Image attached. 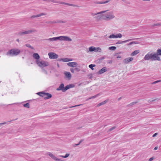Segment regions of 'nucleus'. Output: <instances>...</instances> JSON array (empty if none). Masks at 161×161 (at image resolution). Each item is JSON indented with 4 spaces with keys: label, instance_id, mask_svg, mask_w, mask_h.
<instances>
[{
    "label": "nucleus",
    "instance_id": "nucleus-19",
    "mask_svg": "<svg viewBox=\"0 0 161 161\" xmlns=\"http://www.w3.org/2000/svg\"><path fill=\"white\" fill-rule=\"evenodd\" d=\"M109 1L110 0H107L106 1L104 2L95 1L94 2V3L96 4H105L108 3V2H109Z\"/></svg>",
    "mask_w": 161,
    "mask_h": 161
},
{
    "label": "nucleus",
    "instance_id": "nucleus-8",
    "mask_svg": "<svg viewBox=\"0 0 161 161\" xmlns=\"http://www.w3.org/2000/svg\"><path fill=\"white\" fill-rule=\"evenodd\" d=\"M45 96H47V97H44V99H47L51 98L52 97V95L51 94L47 92H41V97H44Z\"/></svg>",
    "mask_w": 161,
    "mask_h": 161
},
{
    "label": "nucleus",
    "instance_id": "nucleus-61",
    "mask_svg": "<svg viewBox=\"0 0 161 161\" xmlns=\"http://www.w3.org/2000/svg\"><path fill=\"white\" fill-rule=\"evenodd\" d=\"M101 105L100 104V103L97 105V107H99Z\"/></svg>",
    "mask_w": 161,
    "mask_h": 161
},
{
    "label": "nucleus",
    "instance_id": "nucleus-16",
    "mask_svg": "<svg viewBox=\"0 0 161 161\" xmlns=\"http://www.w3.org/2000/svg\"><path fill=\"white\" fill-rule=\"evenodd\" d=\"M46 15V14L45 13H42L39 14H37V15H32L31 17V18H33L38 17H40L42 15Z\"/></svg>",
    "mask_w": 161,
    "mask_h": 161
},
{
    "label": "nucleus",
    "instance_id": "nucleus-3",
    "mask_svg": "<svg viewBox=\"0 0 161 161\" xmlns=\"http://www.w3.org/2000/svg\"><path fill=\"white\" fill-rule=\"evenodd\" d=\"M20 52L19 49L16 48H13L8 50L7 52L6 55L10 56H15L18 55Z\"/></svg>",
    "mask_w": 161,
    "mask_h": 161
},
{
    "label": "nucleus",
    "instance_id": "nucleus-9",
    "mask_svg": "<svg viewBox=\"0 0 161 161\" xmlns=\"http://www.w3.org/2000/svg\"><path fill=\"white\" fill-rule=\"evenodd\" d=\"M48 55L50 58L51 59H57L58 55L54 53L50 52L48 53Z\"/></svg>",
    "mask_w": 161,
    "mask_h": 161
},
{
    "label": "nucleus",
    "instance_id": "nucleus-50",
    "mask_svg": "<svg viewBox=\"0 0 161 161\" xmlns=\"http://www.w3.org/2000/svg\"><path fill=\"white\" fill-rule=\"evenodd\" d=\"M47 24H52V21H47L46 22Z\"/></svg>",
    "mask_w": 161,
    "mask_h": 161
},
{
    "label": "nucleus",
    "instance_id": "nucleus-22",
    "mask_svg": "<svg viewBox=\"0 0 161 161\" xmlns=\"http://www.w3.org/2000/svg\"><path fill=\"white\" fill-rule=\"evenodd\" d=\"M96 50V47H94L93 46H91L89 48V50L90 52H95V50Z\"/></svg>",
    "mask_w": 161,
    "mask_h": 161
},
{
    "label": "nucleus",
    "instance_id": "nucleus-30",
    "mask_svg": "<svg viewBox=\"0 0 161 161\" xmlns=\"http://www.w3.org/2000/svg\"><path fill=\"white\" fill-rule=\"evenodd\" d=\"M108 37L110 38H116V35L113 34L110 35Z\"/></svg>",
    "mask_w": 161,
    "mask_h": 161
},
{
    "label": "nucleus",
    "instance_id": "nucleus-53",
    "mask_svg": "<svg viewBox=\"0 0 161 161\" xmlns=\"http://www.w3.org/2000/svg\"><path fill=\"white\" fill-rule=\"evenodd\" d=\"M41 92H38L36 93L37 94L39 95L40 96H41Z\"/></svg>",
    "mask_w": 161,
    "mask_h": 161
},
{
    "label": "nucleus",
    "instance_id": "nucleus-40",
    "mask_svg": "<svg viewBox=\"0 0 161 161\" xmlns=\"http://www.w3.org/2000/svg\"><path fill=\"white\" fill-rule=\"evenodd\" d=\"M161 82V80H157L155 81H154L152 83V84H156V83H158L159 82Z\"/></svg>",
    "mask_w": 161,
    "mask_h": 161
},
{
    "label": "nucleus",
    "instance_id": "nucleus-33",
    "mask_svg": "<svg viewBox=\"0 0 161 161\" xmlns=\"http://www.w3.org/2000/svg\"><path fill=\"white\" fill-rule=\"evenodd\" d=\"M116 47L114 46H112L109 47L108 49L110 50H114L116 49Z\"/></svg>",
    "mask_w": 161,
    "mask_h": 161
},
{
    "label": "nucleus",
    "instance_id": "nucleus-15",
    "mask_svg": "<svg viewBox=\"0 0 161 161\" xmlns=\"http://www.w3.org/2000/svg\"><path fill=\"white\" fill-rule=\"evenodd\" d=\"M107 70V68L106 67H104L99 70L98 72V74H101Z\"/></svg>",
    "mask_w": 161,
    "mask_h": 161
},
{
    "label": "nucleus",
    "instance_id": "nucleus-23",
    "mask_svg": "<svg viewBox=\"0 0 161 161\" xmlns=\"http://www.w3.org/2000/svg\"><path fill=\"white\" fill-rule=\"evenodd\" d=\"M138 42L136 41H133L130 42V43L127 44L128 46H129L132 44H138Z\"/></svg>",
    "mask_w": 161,
    "mask_h": 161
},
{
    "label": "nucleus",
    "instance_id": "nucleus-12",
    "mask_svg": "<svg viewBox=\"0 0 161 161\" xmlns=\"http://www.w3.org/2000/svg\"><path fill=\"white\" fill-rule=\"evenodd\" d=\"M67 65L69 66L74 67H76L78 65V64L75 62H72L67 63Z\"/></svg>",
    "mask_w": 161,
    "mask_h": 161
},
{
    "label": "nucleus",
    "instance_id": "nucleus-32",
    "mask_svg": "<svg viewBox=\"0 0 161 161\" xmlns=\"http://www.w3.org/2000/svg\"><path fill=\"white\" fill-rule=\"evenodd\" d=\"M101 52V49L99 47H96V50L95 52Z\"/></svg>",
    "mask_w": 161,
    "mask_h": 161
},
{
    "label": "nucleus",
    "instance_id": "nucleus-64",
    "mask_svg": "<svg viewBox=\"0 0 161 161\" xmlns=\"http://www.w3.org/2000/svg\"><path fill=\"white\" fill-rule=\"evenodd\" d=\"M59 157H62L63 158V157H64V156H63L62 155H59Z\"/></svg>",
    "mask_w": 161,
    "mask_h": 161
},
{
    "label": "nucleus",
    "instance_id": "nucleus-49",
    "mask_svg": "<svg viewBox=\"0 0 161 161\" xmlns=\"http://www.w3.org/2000/svg\"><path fill=\"white\" fill-rule=\"evenodd\" d=\"M57 61H63V58H58L57 59Z\"/></svg>",
    "mask_w": 161,
    "mask_h": 161
},
{
    "label": "nucleus",
    "instance_id": "nucleus-35",
    "mask_svg": "<svg viewBox=\"0 0 161 161\" xmlns=\"http://www.w3.org/2000/svg\"><path fill=\"white\" fill-rule=\"evenodd\" d=\"M117 127V126H113L112 127L110 128L109 130H108V131H112V130L115 129Z\"/></svg>",
    "mask_w": 161,
    "mask_h": 161
},
{
    "label": "nucleus",
    "instance_id": "nucleus-51",
    "mask_svg": "<svg viewBox=\"0 0 161 161\" xmlns=\"http://www.w3.org/2000/svg\"><path fill=\"white\" fill-rule=\"evenodd\" d=\"M67 5L70 6H75V5L72 4H69L68 3V4H67Z\"/></svg>",
    "mask_w": 161,
    "mask_h": 161
},
{
    "label": "nucleus",
    "instance_id": "nucleus-13",
    "mask_svg": "<svg viewBox=\"0 0 161 161\" xmlns=\"http://www.w3.org/2000/svg\"><path fill=\"white\" fill-rule=\"evenodd\" d=\"M133 60V58H128L124 59V62L125 64H127Z\"/></svg>",
    "mask_w": 161,
    "mask_h": 161
},
{
    "label": "nucleus",
    "instance_id": "nucleus-45",
    "mask_svg": "<svg viewBox=\"0 0 161 161\" xmlns=\"http://www.w3.org/2000/svg\"><path fill=\"white\" fill-rule=\"evenodd\" d=\"M65 22H66L65 21H62L61 20H57V23H65Z\"/></svg>",
    "mask_w": 161,
    "mask_h": 161
},
{
    "label": "nucleus",
    "instance_id": "nucleus-18",
    "mask_svg": "<svg viewBox=\"0 0 161 161\" xmlns=\"http://www.w3.org/2000/svg\"><path fill=\"white\" fill-rule=\"evenodd\" d=\"M64 74L65 75L66 78H70L71 77V75L69 72H65L64 73Z\"/></svg>",
    "mask_w": 161,
    "mask_h": 161
},
{
    "label": "nucleus",
    "instance_id": "nucleus-36",
    "mask_svg": "<svg viewBox=\"0 0 161 161\" xmlns=\"http://www.w3.org/2000/svg\"><path fill=\"white\" fill-rule=\"evenodd\" d=\"M83 141V140H81L77 144H75L74 145V147H76V146H78V145H79L81 142H82Z\"/></svg>",
    "mask_w": 161,
    "mask_h": 161
},
{
    "label": "nucleus",
    "instance_id": "nucleus-54",
    "mask_svg": "<svg viewBox=\"0 0 161 161\" xmlns=\"http://www.w3.org/2000/svg\"><path fill=\"white\" fill-rule=\"evenodd\" d=\"M158 134V133H155V134H154L153 135V137H155Z\"/></svg>",
    "mask_w": 161,
    "mask_h": 161
},
{
    "label": "nucleus",
    "instance_id": "nucleus-44",
    "mask_svg": "<svg viewBox=\"0 0 161 161\" xmlns=\"http://www.w3.org/2000/svg\"><path fill=\"white\" fill-rule=\"evenodd\" d=\"M77 72H79L80 71V69L78 68H75L74 69Z\"/></svg>",
    "mask_w": 161,
    "mask_h": 161
},
{
    "label": "nucleus",
    "instance_id": "nucleus-26",
    "mask_svg": "<svg viewBox=\"0 0 161 161\" xmlns=\"http://www.w3.org/2000/svg\"><path fill=\"white\" fill-rule=\"evenodd\" d=\"M107 56H104L98 59L99 60V62H101V61L102 60H103L105 59L106 58Z\"/></svg>",
    "mask_w": 161,
    "mask_h": 161
},
{
    "label": "nucleus",
    "instance_id": "nucleus-14",
    "mask_svg": "<svg viewBox=\"0 0 161 161\" xmlns=\"http://www.w3.org/2000/svg\"><path fill=\"white\" fill-rule=\"evenodd\" d=\"M135 40V39H130L129 40H125L124 41H119L116 43V44H122V43H125L127 42H129L130 41H131L132 40Z\"/></svg>",
    "mask_w": 161,
    "mask_h": 161
},
{
    "label": "nucleus",
    "instance_id": "nucleus-27",
    "mask_svg": "<svg viewBox=\"0 0 161 161\" xmlns=\"http://www.w3.org/2000/svg\"><path fill=\"white\" fill-rule=\"evenodd\" d=\"M138 103V101L132 102L131 103H130V104H129L127 105V106H131L134 105L135 104Z\"/></svg>",
    "mask_w": 161,
    "mask_h": 161
},
{
    "label": "nucleus",
    "instance_id": "nucleus-52",
    "mask_svg": "<svg viewBox=\"0 0 161 161\" xmlns=\"http://www.w3.org/2000/svg\"><path fill=\"white\" fill-rule=\"evenodd\" d=\"M68 62L71 61H72L73 60V59L72 58H68Z\"/></svg>",
    "mask_w": 161,
    "mask_h": 161
},
{
    "label": "nucleus",
    "instance_id": "nucleus-11",
    "mask_svg": "<svg viewBox=\"0 0 161 161\" xmlns=\"http://www.w3.org/2000/svg\"><path fill=\"white\" fill-rule=\"evenodd\" d=\"M155 55L158 59V61H161V59L159 56H161V49H158L157 51V53H154Z\"/></svg>",
    "mask_w": 161,
    "mask_h": 161
},
{
    "label": "nucleus",
    "instance_id": "nucleus-21",
    "mask_svg": "<svg viewBox=\"0 0 161 161\" xmlns=\"http://www.w3.org/2000/svg\"><path fill=\"white\" fill-rule=\"evenodd\" d=\"M100 95V93H98V94H97V95H95V96L91 97H90L89 98H88L87 100H89L92 99H93V98H96L97 97H98V96H99Z\"/></svg>",
    "mask_w": 161,
    "mask_h": 161
},
{
    "label": "nucleus",
    "instance_id": "nucleus-24",
    "mask_svg": "<svg viewBox=\"0 0 161 161\" xmlns=\"http://www.w3.org/2000/svg\"><path fill=\"white\" fill-rule=\"evenodd\" d=\"M25 46L28 47H29L32 50H34V48L33 47L31 46L30 44H25Z\"/></svg>",
    "mask_w": 161,
    "mask_h": 161
},
{
    "label": "nucleus",
    "instance_id": "nucleus-55",
    "mask_svg": "<svg viewBox=\"0 0 161 161\" xmlns=\"http://www.w3.org/2000/svg\"><path fill=\"white\" fill-rule=\"evenodd\" d=\"M6 124H7L6 122H3V123H0V126H1L2 125Z\"/></svg>",
    "mask_w": 161,
    "mask_h": 161
},
{
    "label": "nucleus",
    "instance_id": "nucleus-63",
    "mask_svg": "<svg viewBox=\"0 0 161 161\" xmlns=\"http://www.w3.org/2000/svg\"><path fill=\"white\" fill-rule=\"evenodd\" d=\"M57 65L58 67V68H59V64L58 63H57Z\"/></svg>",
    "mask_w": 161,
    "mask_h": 161
},
{
    "label": "nucleus",
    "instance_id": "nucleus-41",
    "mask_svg": "<svg viewBox=\"0 0 161 161\" xmlns=\"http://www.w3.org/2000/svg\"><path fill=\"white\" fill-rule=\"evenodd\" d=\"M69 88H73L75 86V85L74 84H70L69 85Z\"/></svg>",
    "mask_w": 161,
    "mask_h": 161
},
{
    "label": "nucleus",
    "instance_id": "nucleus-58",
    "mask_svg": "<svg viewBox=\"0 0 161 161\" xmlns=\"http://www.w3.org/2000/svg\"><path fill=\"white\" fill-rule=\"evenodd\" d=\"M121 58V56L120 55H118L117 56V58Z\"/></svg>",
    "mask_w": 161,
    "mask_h": 161
},
{
    "label": "nucleus",
    "instance_id": "nucleus-37",
    "mask_svg": "<svg viewBox=\"0 0 161 161\" xmlns=\"http://www.w3.org/2000/svg\"><path fill=\"white\" fill-rule=\"evenodd\" d=\"M49 2H51L53 3H59L58 1H55L54 0H48V1Z\"/></svg>",
    "mask_w": 161,
    "mask_h": 161
},
{
    "label": "nucleus",
    "instance_id": "nucleus-1",
    "mask_svg": "<svg viewBox=\"0 0 161 161\" xmlns=\"http://www.w3.org/2000/svg\"><path fill=\"white\" fill-rule=\"evenodd\" d=\"M45 40L49 41H54L57 40L68 41H71L72 40L70 38L66 36H61L58 37H54L53 38L46 39Z\"/></svg>",
    "mask_w": 161,
    "mask_h": 161
},
{
    "label": "nucleus",
    "instance_id": "nucleus-38",
    "mask_svg": "<svg viewBox=\"0 0 161 161\" xmlns=\"http://www.w3.org/2000/svg\"><path fill=\"white\" fill-rule=\"evenodd\" d=\"M42 71L45 74L47 75V71L45 70L44 68H42Z\"/></svg>",
    "mask_w": 161,
    "mask_h": 161
},
{
    "label": "nucleus",
    "instance_id": "nucleus-59",
    "mask_svg": "<svg viewBox=\"0 0 161 161\" xmlns=\"http://www.w3.org/2000/svg\"><path fill=\"white\" fill-rule=\"evenodd\" d=\"M158 147H155L154 148V150H156L158 149Z\"/></svg>",
    "mask_w": 161,
    "mask_h": 161
},
{
    "label": "nucleus",
    "instance_id": "nucleus-2",
    "mask_svg": "<svg viewBox=\"0 0 161 161\" xmlns=\"http://www.w3.org/2000/svg\"><path fill=\"white\" fill-rule=\"evenodd\" d=\"M144 60H151L152 61L156 60L158 61V59H157L154 53L153 52L148 53L145 55L144 58L142 61H143Z\"/></svg>",
    "mask_w": 161,
    "mask_h": 161
},
{
    "label": "nucleus",
    "instance_id": "nucleus-46",
    "mask_svg": "<svg viewBox=\"0 0 161 161\" xmlns=\"http://www.w3.org/2000/svg\"><path fill=\"white\" fill-rule=\"evenodd\" d=\"M69 155V153H67L65 154V155L64 156V157H63V158H66L68 157Z\"/></svg>",
    "mask_w": 161,
    "mask_h": 161
},
{
    "label": "nucleus",
    "instance_id": "nucleus-48",
    "mask_svg": "<svg viewBox=\"0 0 161 161\" xmlns=\"http://www.w3.org/2000/svg\"><path fill=\"white\" fill-rule=\"evenodd\" d=\"M70 71H71V72L73 73H75V69H74L73 68H71L70 69Z\"/></svg>",
    "mask_w": 161,
    "mask_h": 161
},
{
    "label": "nucleus",
    "instance_id": "nucleus-29",
    "mask_svg": "<svg viewBox=\"0 0 161 161\" xmlns=\"http://www.w3.org/2000/svg\"><path fill=\"white\" fill-rule=\"evenodd\" d=\"M108 99H107V100L102 102L100 104H101V105H104V104H106V103H107V102H108Z\"/></svg>",
    "mask_w": 161,
    "mask_h": 161
},
{
    "label": "nucleus",
    "instance_id": "nucleus-5",
    "mask_svg": "<svg viewBox=\"0 0 161 161\" xmlns=\"http://www.w3.org/2000/svg\"><path fill=\"white\" fill-rule=\"evenodd\" d=\"M37 31V30L35 29L29 30L25 31L23 32H19L18 33V35L19 36H22L24 35H27L31 34L32 32H36Z\"/></svg>",
    "mask_w": 161,
    "mask_h": 161
},
{
    "label": "nucleus",
    "instance_id": "nucleus-39",
    "mask_svg": "<svg viewBox=\"0 0 161 161\" xmlns=\"http://www.w3.org/2000/svg\"><path fill=\"white\" fill-rule=\"evenodd\" d=\"M158 25H161V23L154 24L153 25H152V27H154Z\"/></svg>",
    "mask_w": 161,
    "mask_h": 161
},
{
    "label": "nucleus",
    "instance_id": "nucleus-60",
    "mask_svg": "<svg viewBox=\"0 0 161 161\" xmlns=\"http://www.w3.org/2000/svg\"><path fill=\"white\" fill-rule=\"evenodd\" d=\"M52 24L57 23V21H52Z\"/></svg>",
    "mask_w": 161,
    "mask_h": 161
},
{
    "label": "nucleus",
    "instance_id": "nucleus-4",
    "mask_svg": "<svg viewBox=\"0 0 161 161\" xmlns=\"http://www.w3.org/2000/svg\"><path fill=\"white\" fill-rule=\"evenodd\" d=\"M36 62L38 65L42 68L47 66L49 65L48 62L44 61H40L39 60H36Z\"/></svg>",
    "mask_w": 161,
    "mask_h": 161
},
{
    "label": "nucleus",
    "instance_id": "nucleus-62",
    "mask_svg": "<svg viewBox=\"0 0 161 161\" xmlns=\"http://www.w3.org/2000/svg\"><path fill=\"white\" fill-rule=\"evenodd\" d=\"M16 41L18 42H19V39H17L16 40Z\"/></svg>",
    "mask_w": 161,
    "mask_h": 161
},
{
    "label": "nucleus",
    "instance_id": "nucleus-7",
    "mask_svg": "<svg viewBox=\"0 0 161 161\" xmlns=\"http://www.w3.org/2000/svg\"><path fill=\"white\" fill-rule=\"evenodd\" d=\"M110 12H109L105 14V15H102V18L107 20H108L113 19L114 17V16L113 15L110 14Z\"/></svg>",
    "mask_w": 161,
    "mask_h": 161
},
{
    "label": "nucleus",
    "instance_id": "nucleus-6",
    "mask_svg": "<svg viewBox=\"0 0 161 161\" xmlns=\"http://www.w3.org/2000/svg\"><path fill=\"white\" fill-rule=\"evenodd\" d=\"M69 89V85H67L65 87H64V84L63 83H61L59 87L57 88L56 90L57 91H62L63 92H65L67 90Z\"/></svg>",
    "mask_w": 161,
    "mask_h": 161
},
{
    "label": "nucleus",
    "instance_id": "nucleus-34",
    "mask_svg": "<svg viewBox=\"0 0 161 161\" xmlns=\"http://www.w3.org/2000/svg\"><path fill=\"white\" fill-rule=\"evenodd\" d=\"M116 38H121L122 36V35L120 33H119L118 34H116Z\"/></svg>",
    "mask_w": 161,
    "mask_h": 161
},
{
    "label": "nucleus",
    "instance_id": "nucleus-10",
    "mask_svg": "<svg viewBox=\"0 0 161 161\" xmlns=\"http://www.w3.org/2000/svg\"><path fill=\"white\" fill-rule=\"evenodd\" d=\"M47 154L51 157L53 160L56 161H64L60 159L57 158L56 157L50 152H48Z\"/></svg>",
    "mask_w": 161,
    "mask_h": 161
},
{
    "label": "nucleus",
    "instance_id": "nucleus-17",
    "mask_svg": "<svg viewBox=\"0 0 161 161\" xmlns=\"http://www.w3.org/2000/svg\"><path fill=\"white\" fill-rule=\"evenodd\" d=\"M33 58L36 59V60H39V59L40 58V56L39 54L37 53H34L33 54Z\"/></svg>",
    "mask_w": 161,
    "mask_h": 161
},
{
    "label": "nucleus",
    "instance_id": "nucleus-42",
    "mask_svg": "<svg viewBox=\"0 0 161 161\" xmlns=\"http://www.w3.org/2000/svg\"><path fill=\"white\" fill-rule=\"evenodd\" d=\"M68 58H63V61L64 62H68Z\"/></svg>",
    "mask_w": 161,
    "mask_h": 161
},
{
    "label": "nucleus",
    "instance_id": "nucleus-28",
    "mask_svg": "<svg viewBox=\"0 0 161 161\" xmlns=\"http://www.w3.org/2000/svg\"><path fill=\"white\" fill-rule=\"evenodd\" d=\"M107 10H105V11H101V12H98V13L97 14H94L93 13H92V15H93V16H94V15H97V14H103L105 12H106Z\"/></svg>",
    "mask_w": 161,
    "mask_h": 161
},
{
    "label": "nucleus",
    "instance_id": "nucleus-31",
    "mask_svg": "<svg viewBox=\"0 0 161 161\" xmlns=\"http://www.w3.org/2000/svg\"><path fill=\"white\" fill-rule=\"evenodd\" d=\"M23 106L25 107H26L27 108H30V104H29V103H27L25 104H23Z\"/></svg>",
    "mask_w": 161,
    "mask_h": 161
},
{
    "label": "nucleus",
    "instance_id": "nucleus-25",
    "mask_svg": "<svg viewBox=\"0 0 161 161\" xmlns=\"http://www.w3.org/2000/svg\"><path fill=\"white\" fill-rule=\"evenodd\" d=\"M95 66L96 65L95 64H92L89 65V67L91 69H92V70H93L94 68H93V67H95Z\"/></svg>",
    "mask_w": 161,
    "mask_h": 161
},
{
    "label": "nucleus",
    "instance_id": "nucleus-20",
    "mask_svg": "<svg viewBox=\"0 0 161 161\" xmlns=\"http://www.w3.org/2000/svg\"><path fill=\"white\" fill-rule=\"evenodd\" d=\"M139 53V51L138 50H136L133 52L131 54V56H133L136 55Z\"/></svg>",
    "mask_w": 161,
    "mask_h": 161
},
{
    "label": "nucleus",
    "instance_id": "nucleus-43",
    "mask_svg": "<svg viewBox=\"0 0 161 161\" xmlns=\"http://www.w3.org/2000/svg\"><path fill=\"white\" fill-rule=\"evenodd\" d=\"M156 99H155L152 100H149L147 101V102H148V103H151L154 102V101L156 100Z\"/></svg>",
    "mask_w": 161,
    "mask_h": 161
},
{
    "label": "nucleus",
    "instance_id": "nucleus-47",
    "mask_svg": "<svg viewBox=\"0 0 161 161\" xmlns=\"http://www.w3.org/2000/svg\"><path fill=\"white\" fill-rule=\"evenodd\" d=\"M58 2L59 3H60V4H64L65 5L68 4V3H64V2Z\"/></svg>",
    "mask_w": 161,
    "mask_h": 161
},
{
    "label": "nucleus",
    "instance_id": "nucleus-57",
    "mask_svg": "<svg viewBox=\"0 0 161 161\" xmlns=\"http://www.w3.org/2000/svg\"><path fill=\"white\" fill-rule=\"evenodd\" d=\"M153 157H151V158H150L149 159V161H152V160H153Z\"/></svg>",
    "mask_w": 161,
    "mask_h": 161
},
{
    "label": "nucleus",
    "instance_id": "nucleus-56",
    "mask_svg": "<svg viewBox=\"0 0 161 161\" xmlns=\"http://www.w3.org/2000/svg\"><path fill=\"white\" fill-rule=\"evenodd\" d=\"M108 63L109 64H112V60L108 61Z\"/></svg>",
    "mask_w": 161,
    "mask_h": 161
}]
</instances>
